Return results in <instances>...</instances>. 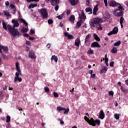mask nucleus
Here are the masks:
<instances>
[{"mask_svg":"<svg viewBox=\"0 0 128 128\" xmlns=\"http://www.w3.org/2000/svg\"><path fill=\"white\" fill-rule=\"evenodd\" d=\"M38 12L40 13L42 16V18H48V11L46 8H42L38 10Z\"/></svg>","mask_w":128,"mask_h":128,"instance_id":"nucleus-2","label":"nucleus"},{"mask_svg":"<svg viewBox=\"0 0 128 128\" xmlns=\"http://www.w3.org/2000/svg\"><path fill=\"white\" fill-rule=\"evenodd\" d=\"M90 34H88L85 38V44L86 46H89L90 42Z\"/></svg>","mask_w":128,"mask_h":128,"instance_id":"nucleus-7","label":"nucleus"},{"mask_svg":"<svg viewBox=\"0 0 128 128\" xmlns=\"http://www.w3.org/2000/svg\"><path fill=\"white\" fill-rule=\"evenodd\" d=\"M65 16H66V15H64V14H62L60 15L57 16V18L58 20H62V18H65Z\"/></svg>","mask_w":128,"mask_h":128,"instance_id":"nucleus-28","label":"nucleus"},{"mask_svg":"<svg viewBox=\"0 0 128 128\" xmlns=\"http://www.w3.org/2000/svg\"><path fill=\"white\" fill-rule=\"evenodd\" d=\"M18 26H20V23H18V22H17L14 24V26L12 27V28H18Z\"/></svg>","mask_w":128,"mask_h":128,"instance_id":"nucleus-25","label":"nucleus"},{"mask_svg":"<svg viewBox=\"0 0 128 128\" xmlns=\"http://www.w3.org/2000/svg\"><path fill=\"white\" fill-rule=\"evenodd\" d=\"M111 52H112V54H116L118 52V49L116 48H114L111 50Z\"/></svg>","mask_w":128,"mask_h":128,"instance_id":"nucleus-30","label":"nucleus"},{"mask_svg":"<svg viewBox=\"0 0 128 128\" xmlns=\"http://www.w3.org/2000/svg\"><path fill=\"white\" fill-rule=\"evenodd\" d=\"M16 72H20V66H18V62L16 63Z\"/></svg>","mask_w":128,"mask_h":128,"instance_id":"nucleus-33","label":"nucleus"},{"mask_svg":"<svg viewBox=\"0 0 128 128\" xmlns=\"http://www.w3.org/2000/svg\"><path fill=\"white\" fill-rule=\"evenodd\" d=\"M82 20L78 22L76 24V28H78L80 26H82Z\"/></svg>","mask_w":128,"mask_h":128,"instance_id":"nucleus-21","label":"nucleus"},{"mask_svg":"<svg viewBox=\"0 0 128 128\" xmlns=\"http://www.w3.org/2000/svg\"><path fill=\"white\" fill-rule=\"evenodd\" d=\"M5 4L6 6H10V2H8V1H6L5 2Z\"/></svg>","mask_w":128,"mask_h":128,"instance_id":"nucleus-52","label":"nucleus"},{"mask_svg":"<svg viewBox=\"0 0 128 128\" xmlns=\"http://www.w3.org/2000/svg\"><path fill=\"white\" fill-rule=\"evenodd\" d=\"M26 44H27V46H30V42L28 40H27L26 42Z\"/></svg>","mask_w":128,"mask_h":128,"instance_id":"nucleus-58","label":"nucleus"},{"mask_svg":"<svg viewBox=\"0 0 128 128\" xmlns=\"http://www.w3.org/2000/svg\"><path fill=\"white\" fill-rule=\"evenodd\" d=\"M10 6L11 7L12 10L14 8H16V6L14 5L13 4H10Z\"/></svg>","mask_w":128,"mask_h":128,"instance_id":"nucleus-51","label":"nucleus"},{"mask_svg":"<svg viewBox=\"0 0 128 128\" xmlns=\"http://www.w3.org/2000/svg\"><path fill=\"white\" fill-rule=\"evenodd\" d=\"M44 90L46 92H50V88L48 86H46L44 88Z\"/></svg>","mask_w":128,"mask_h":128,"instance_id":"nucleus-45","label":"nucleus"},{"mask_svg":"<svg viewBox=\"0 0 128 128\" xmlns=\"http://www.w3.org/2000/svg\"><path fill=\"white\" fill-rule=\"evenodd\" d=\"M109 4L110 6H118L119 4L115 1H111Z\"/></svg>","mask_w":128,"mask_h":128,"instance_id":"nucleus-13","label":"nucleus"},{"mask_svg":"<svg viewBox=\"0 0 128 128\" xmlns=\"http://www.w3.org/2000/svg\"><path fill=\"white\" fill-rule=\"evenodd\" d=\"M70 4L73 6H76L78 4V0H70Z\"/></svg>","mask_w":128,"mask_h":128,"instance_id":"nucleus-11","label":"nucleus"},{"mask_svg":"<svg viewBox=\"0 0 128 128\" xmlns=\"http://www.w3.org/2000/svg\"><path fill=\"white\" fill-rule=\"evenodd\" d=\"M124 17H121L120 18V24H122L124 22Z\"/></svg>","mask_w":128,"mask_h":128,"instance_id":"nucleus-50","label":"nucleus"},{"mask_svg":"<svg viewBox=\"0 0 128 128\" xmlns=\"http://www.w3.org/2000/svg\"><path fill=\"white\" fill-rule=\"evenodd\" d=\"M26 52H30V47H28V46H26Z\"/></svg>","mask_w":128,"mask_h":128,"instance_id":"nucleus-60","label":"nucleus"},{"mask_svg":"<svg viewBox=\"0 0 128 128\" xmlns=\"http://www.w3.org/2000/svg\"><path fill=\"white\" fill-rule=\"evenodd\" d=\"M98 10V5L96 4V6H94L93 10V14H94V16H96Z\"/></svg>","mask_w":128,"mask_h":128,"instance_id":"nucleus-15","label":"nucleus"},{"mask_svg":"<svg viewBox=\"0 0 128 128\" xmlns=\"http://www.w3.org/2000/svg\"><path fill=\"white\" fill-rule=\"evenodd\" d=\"M103 60H104L105 64H106V66H108V58H104Z\"/></svg>","mask_w":128,"mask_h":128,"instance_id":"nucleus-43","label":"nucleus"},{"mask_svg":"<svg viewBox=\"0 0 128 128\" xmlns=\"http://www.w3.org/2000/svg\"><path fill=\"white\" fill-rule=\"evenodd\" d=\"M3 28L5 30H8V28H6V24L4 22H2Z\"/></svg>","mask_w":128,"mask_h":128,"instance_id":"nucleus-35","label":"nucleus"},{"mask_svg":"<svg viewBox=\"0 0 128 128\" xmlns=\"http://www.w3.org/2000/svg\"><path fill=\"white\" fill-rule=\"evenodd\" d=\"M114 62H111L110 64V66H112V67L114 66Z\"/></svg>","mask_w":128,"mask_h":128,"instance_id":"nucleus-59","label":"nucleus"},{"mask_svg":"<svg viewBox=\"0 0 128 128\" xmlns=\"http://www.w3.org/2000/svg\"><path fill=\"white\" fill-rule=\"evenodd\" d=\"M92 48H100V45L98 42H93L92 44Z\"/></svg>","mask_w":128,"mask_h":128,"instance_id":"nucleus-12","label":"nucleus"},{"mask_svg":"<svg viewBox=\"0 0 128 128\" xmlns=\"http://www.w3.org/2000/svg\"><path fill=\"white\" fill-rule=\"evenodd\" d=\"M6 122H10V116H6Z\"/></svg>","mask_w":128,"mask_h":128,"instance_id":"nucleus-39","label":"nucleus"},{"mask_svg":"<svg viewBox=\"0 0 128 128\" xmlns=\"http://www.w3.org/2000/svg\"><path fill=\"white\" fill-rule=\"evenodd\" d=\"M120 44H122V42H120V40H118L114 44V46H120Z\"/></svg>","mask_w":128,"mask_h":128,"instance_id":"nucleus-34","label":"nucleus"},{"mask_svg":"<svg viewBox=\"0 0 128 128\" xmlns=\"http://www.w3.org/2000/svg\"><path fill=\"white\" fill-rule=\"evenodd\" d=\"M28 58H32V50L29 52Z\"/></svg>","mask_w":128,"mask_h":128,"instance_id":"nucleus-44","label":"nucleus"},{"mask_svg":"<svg viewBox=\"0 0 128 128\" xmlns=\"http://www.w3.org/2000/svg\"><path fill=\"white\" fill-rule=\"evenodd\" d=\"M120 114H116L114 115V118L116 120H120Z\"/></svg>","mask_w":128,"mask_h":128,"instance_id":"nucleus-37","label":"nucleus"},{"mask_svg":"<svg viewBox=\"0 0 128 128\" xmlns=\"http://www.w3.org/2000/svg\"><path fill=\"white\" fill-rule=\"evenodd\" d=\"M108 72V68L104 66L100 70V74H106Z\"/></svg>","mask_w":128,"mask_h":128,"instance_id":"nucleus-19","label":"nucleus"},{"mask_svg":"<svg viewBox=\"0 0 128 128\" xmlns=\"http://www.w3.org/2000/svg\"><path fill=\"white\" fill-rule=\"evenodd\" d=\"M74 20H75L74 16V15L71 16L70 18V22H71L74 24Z\"/></svg>","mask_w":128,"mask_h":128,"instance_id":"nucleus-29","label":"nucleus"},{"mask_svg":"<svg viewBox=\"0 0 128 128\" xmlns=\"http://www.w3.org/2000/svg\"><path fill=\"white\" fill-rule=\"evenodd\" d=\"M18 80L19 82H22V78H20V77L14 78V82H16Z\"/></svg>","mask_w":128,"mask_h":128,"instance_id":"nucleus-22","label":"nucleus"},{"mask_svg":"<svg viewBox=\"0 0 128 128\" xmlns=\"http://www.w3.org/2000/svg\"><path fill=\"white\" fill-rule=\"evenodd\" d=\"M74 44L77 48H80V39L77 38L75 40Z\"/></svg>","mask_w":128,"mask_h":128,"instance_id":"nucleus-8","label":"nucleus"},{"mask_svg":"<svg viewBox=\"0 0 128 128\" xmlns=\"http://www.w3.org/2000/svg\"><path fill=\"white\" fill-rule=\"evenodd\" d=\"M90 76L94 78H96V74H91Z\"/></svg>","mask_w":128,"mask_h":128,"instance_id":"nucleus-62","label":"nucleus"},{"mask_svg":"<svg viewBox=\"0 0 128 128\" xmlns=\"http://www.w3.org/2000/svg\"><path fill=\"white\" fill-rule=\"evenodd\" d=\"M84 119L87 122L90 124V126H94V124H92V122H94V118H91L90 120L86 116H84Z\"/></svg>","mask_w":128,"mask_h":128,"instance_id":"nucleus-4","label":"nucleus"},{"mask_svg":"<svg viewBox=\"0 0 128 128\" xmlns=\"http://www.w3.org/2000/svg\"><path fill=\"white\" fill-rule=\"evenodd\" d=\"M57 110H58V112H62V110H64V108H62L61 106H58L56 108Z\"/></svg>","mask_w":128,"mask_h":128,"instance_id":"nucleus-42","label":"nucleus"},{"mask_svg":"<svg viewBox=\"0 0 128 128\" xmlns=\"http://www.w3.org/2000/svg\"><path fill=\"white\" fill-rule=\"evenodd\" d=\"M53 94H54V98H58V92H54Z\"/></svg>","mask_w":128,"mask_h":128,"instance_id":"nucleus-46","label":"nucleus"},{"mask_svg":"<svg viewBox=\"0 0 128 128\" xmlns=\"http://www.w3.org/2000/svg\"><path fill=\"white\" fill-rule=\"evenodd\" d=\"M50 2L52 6H56L60 2V0H50Z\"/></svg>","mask_w":128,"mask_h":128,"instance_id":"nucleus-17","label":"nucleus"},{"mask_svg":"<svg viewBox=\"0 0 128 128\" xmlns=\"http://www.w3.org/2000/svg\"><path fill=\"white\" fill-rule=\"evenodd\" d=\"M64 36H67V38H68V40H74V36H72V34H70L66 32H65L64 33Z\"/></svg>","mask_w":128,"mask_h":128,"instance_id":"nucleus-10","label":"nucleus"},{"mask_svg":"<svg viewBox=\"0 0 128 128\" xmlns=\"http://www.w3.org/2000/svg\"><path fill=\"white\" fill-rule=\"evenodd\" d=\"M118 32V27H114L112 31L108 33V36H112V34H116Z\"/></svg>","mask_w":128,"mask_h":128,"instance_id":"nucleus-6","label":"nucleus"},{"mask_svg":"<svg viewBox=\"0 0 128 128\" xmlns=\"http://www.w3.org/2000/svg\"><path fill=\"white\" fill-rule=\"evenodd\" d=\"M97 28H98V30H102V26H100V25L98 26Z\"/></svg>","mask_w":128,"mask_h":128,"instance_id":"nucleus-53","label":"nucleus"},{"mask_svg":"<svg viewBox=\"0 0 128 128\" xmlns=\"http://www.w3.org/2000/svg\"><path fill=\"white\" fill-rule=\"evenodd\" d=\"M120 90L122 92H128V89H126L120 86Z\"/></svg>","mask_w":128,"mask_h":128,"instance_id":"nucleus-27","label":"nucleus"},{"mask_svg":"<svg viewBox=\"0 0 128 128\" xmlns=\"http://www.w3.org/2000/svg\"><path fill=\"white\" fill-rule=\"evenodd\" d=\"M7 28H8L10 36H12L14 38H20L22 36V34L18 32V28H12V26L10 24L7 26Z\"/></svg>","mask_w":128,"mask_h":128,"instance_id":"nucleus-1","label":"nucleus"},{"mask_svg":"<svg viewBox=\"0 0 128 128\" xmlns=\"http://www.w3.org/2000/svg\"><path fill=\"white\" fill-rule=\"evenodd\" d=\"M94 38H95V40H98V42H100V37H98V34H94Z\"/></svg>","mask_w":128,"mask_h":128,"instance_id":"nucleus-24","label":"nucleus"},{"mask_svg":"<svg viewBox=\"0 0 128 128\" xmlns=\"http://www.w3.org/2000/svg\"><path fill=\"white\" fill-rule=\"evenodd\" d=\"M50 60L52 61L54 60L55 62H58V56H56V55L52 56Z\"/></svg>","mask_w":128,"mask_h":128,"instance_id":"nucleus-18","label":"nucleus"},{"mask_svg":"<svg viewBox=\"0 0 128 128\" xmlns=\"http://www.w3.org/2000/svg\"><path fill=\"white\" fill-rule=\"evenodd\" d=\"M123 12L122 11L119 10L118 9H116L114 12V16H122Z\"/></svg>","mask_w":128,"mask_h":128,"instance_id":"nucleus-5","label":"nucleus"},{"mask_svg":"<svg viewBox=\"0 0 128 128\" xmlns=\"http://www.w3.org/2000/svg\"><path fill=\"white\" fill-rule=\"evenodd\" d=\"M3 12L4 14V16H10V12H8L4 10Z\"/></svg>","mask_w":128,"mask_h":128,"instance_id":"nucleus-31","label":"nucleus"},{"mask_svg":"<svg viewBox=\"0 0 128 128\" xmlns=\"http://www.w3.org/2000/svg\"><path fill=\"white\" fill-rule=\"evenodd\" d=\"M87 54H94V50H92L91 48H90L88 50Z\"/></svg>","mask_w":128,"mask_h":128,"instance_id":"nucleus-38","label":"nucleus"},{"mask_svg":"<svg viewBox=\"0 0 128 128\" xmlns=\"http://www.w3.org/2000/svg\"><path fill=\"white\" fill-rule=\"evenodd\" d=\"M118 10L121 11L122 10V6H118Z\"/></svg>","mask_w":128,"mask_h":128,"instance_id":"nucleus-63","label":"nucleus"},{"mask_svg":"<svg viewBox=\"0 0 128 128\" xmlns=\"http://www.w3.org/2000/svg\"><path fill=\"white\" fill-rule=\"evenodd\" d=\"M22 74V72H20H20L17 71V72L15 74L16 76L14 78H18L20 76H20Z\"/></svg>","mask_w":128,"mask_h":128,"instance_id":"nucleus-32","label":"nucleus"},{"mask_svg":"<svg viewBox=\"0 0 128 128\" xmlns=\"http://www.w3.org/2000/svg\"><path fill=\"white\" fill-rule=\"evenodd\" d=\"M86 12H89V14H92V10L90 8H88L86 9Z\"/></svg>","mask_w":128,"mask_h":128,"instance_id":"nucleus-26","label":"nucleus"},{"mask_svg":"<svg viewBox=\"0 0 128 128\" xmlns=\"http://www.w3.org/2000/svg\"><path fill=\"white\" fill-rule=\"evenodd\" d=\"M114 91L112 90L108 92V94L112 96H114Z\"/></svg>","mask_w":128,"mask_h":128,"instance_id":"nucleus-47","label":"nucleus"},{"mask_svg":"<svg viewBox=\"0 0 128 128\" xmlns=\"http://www.w3.org/2000/svg\"><path fill=\"white\" fill-rule=\"evenodd\" d=\"M20 22H22L26 26H28V22L24 19L20 18Z\"/></svg>","mask_w":128,"mask_h":128,"instance_id":"nucleus-23","label":"nucleus"},{"mask_svg":"<svg viewBox=\"0 0 128 128\" xmlns=\"http://www.w3.org/2000/svg\"><path fill=\"white\" fill-rule=\"evenodd\" d=\"M110 18V16L108 13H106L103 15V18H104V20H108Z\"/></svg>","mask_w":128,"mask_h":128,"instance_id":"nucleus-20","label":"nucleus"},{"mask_svg":"<svg viewBox=\"0 0 128 128\" xmlns=\"http://www.w3.org/2000/svg\"><path fill=\"white\" fill-rule=\"evenodd\" d=\"M48 22V24H52V22H53L52 20V19H49Z\"/></svg>","mask_w":128,"mask_h":128,"instance_id":"nucleus-48","label":"nucleus"},{"mask_svg":"<svg viewBox=\"0 0 128 128\" xmlns=\"http://www.w3.org/2000/svg\"><path fill=\"white\" fill-rule=\"evenodd\" d=\"M2 50H4V52H8V46H2Z\"/></svg>","mask_w":128,"mask_h":128,"instance_id":"nucleus-40","label":"nucleus"},{"mask_svg":"<svg viewBox=\"0 0 128 128\" xmlns=\"http://www.w3.org/2000/svg\"><path fill=\"white\" fill-rule=\"evenodd\" d=\"M98 22V21L96 18H94L93 19L90 20V26L91 28L94 30V26H96V24Z\"/></svg>","mask_w":128,"mask_h":128,"instance_id":"nucleus-3","label":"nucleus"},{"mask_svg":"<svg viewBox=\"0 0 128 128\" xmlns=\"http://www.w3.org/2000/svg\"><path fill=\"white\" fill-rule=\"evenodd\" d=\"M98 118H100V120H104V110H101L100 111Z\"/></svg>","mask_w":128,"mask_h":128,"instance_id":"nucleus-9","label":"nucleus"},{"mask_svg":"<svg viewBox=\"0 0 128 128\" xmlns=\"http://www.w3.org/2000/svg\"><path fill=\"white\" fill-rule=\"evenodd\" d=\"M28 28H24L21 29V32H28Z\"/></svg>","mask_w":128,"mask_h":128,"instance_id":"nucleus-36","label":"nucleus"},{"mask_svg":"<svg viewBox=\"0 0 128 128\" xmlns=\"http://www.w3.org/2000/svg\"><path fill=\"white\" fill-rule=\"evenodd\" d=\"M64 114H68V112H70V109L68 108L66 109L64 108Z\"/></svg>","mask_w":128,"mask_h":128,"instance_id":"nucleus-41","label":"nucleus"},{"mask_svg":"<svg viewBox=\"0 0 128 128\" xmlns=\"http://www.w3.org/2000/svg\"><path fill=\"white\" fill-rule=\"evenodd\" d=\"M50 46H52V44H48L46 45V48H50Z\"/></svg>","mask_w":128,"mask_h":128,"instance_id":"nucleus-61","label":"nucleus"},{"mask_svg":"<svg viewBox=\"0 0 128 128\" xmlns=\"http://www.w3.org/2000/svg\"><path fill=\"white\" fill-rule=\"evenodd\" d=\"M92 124H94V126H96V124H98V126H100V120H94V122H92Z\"/></svg>","mask_w":128,"mask_h":128,"instance_id":"nucleus-16","label":"nucleus"},{"mask_svg":"<svg viewBox=\"0 0 128 128\" xmlns=\"http://www.w3.org/2000/svg\"><path fill=\"white\" fill-rule=\"evenodd\" d=\"M79 18L80 20H86V17L84 16V11H81V14H79Z\"/></svg>","mask_w":128,"mask_h":128,"instance_id":"nucleus-14","label":"nucleus"},{"mask_svg":"<svg viewBox=\"0 0 128 128\" xmlns=\"http://www.w3.org/2000/svg\"><path fill=\"white\" fill-rule=\"evenodd\" d=\"M125 84H126V86H128V78L126 80Z\"/></svg>","mask_w":128,"mask_h":128,"instance_id":"nucleus-64","label":"nucleus"},{"mask_svg":"<svg viewBox=\"0 0 128 128\" xmlns=\"http://www.w3.org/2000/svg\"><path fill=\"white\" fill-rule=\"evenodd\" d=\"M24 36H25V38H28V36H30V35L26 33H24Z\"/></svg>","mask_w":128,"mask_h":128,"instance_id":"nucleus-54","label":"nucleus"},{"mask_svg":"<svg viewBox=\"0 0 128 128\" xmlns=\"http://www.w3.org/2000/svg\"><path fill=\"white\" fill-rule=\"evenodd\" d=\"M13 12H12V14H16V8H14L13 9H12Z\"/></svg>","mask_w":128,"mask_h":128,"instance_id":"nucleus-55","label":"nucleus"},{"mask_svg":"<svg viewBox=\"0 0 128 128\" xmlns=\"http://www.w3.org/2000/svg\"><path fill=\"white\" fill-rule=\"evenodd\" d=\"M0 54H1L3 58H6V54H4V52H2Z\"/></svg>","mask_w":128,"mask_h":128,"instance_id":"nucleus-49","label":"nucleus"},{"mask_svg":"<svg viewBox=\"0 0 128 128\" xmlns=\"http://www.w3.org/2000/svg\"><path fill=\"white\" fill-rule=\"evenodd\" d=\"M104 2L106 6H108V0H104Z\"/></svg>","mask_w":128,"mask_h":128,"instance_id":"nucleus-57","label":"nucleus"},{"mask_svg":"<svg viewBox=\"0 0 128 128\" xmlns=\"http://www.w3.org/2000/svg\"><path fill=\"white\" fill-rule=\"evenodd\" d=\"M16 22H18V21L14 19L12 20V24H16Z\"/></svg>","mask_w":128,"mask_h":128,"instance_id":"nucleus-56","label":"nucleus"}]
</instances>
